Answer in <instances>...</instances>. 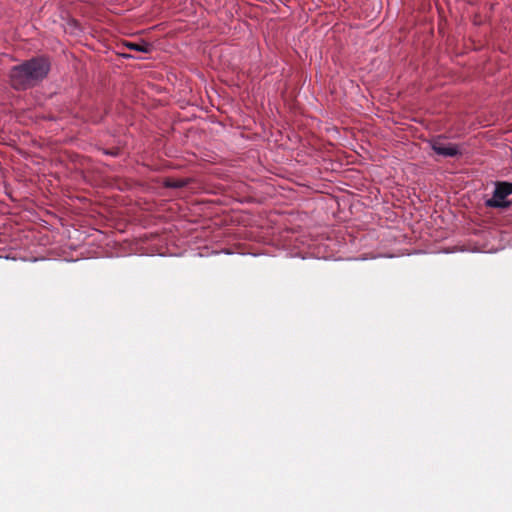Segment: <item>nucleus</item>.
<instances>
[{"instance_id": "1", "label": "nucleus", "mask_w": 512, "mask_h": 512, "mask_svg": "<svg viewBox=\"0 0 512 512\" xmlns=\"http://www.w3.org/2000/svg\"><path fill=\"white\" fill-rule=\"evenodd\" d=\"M49 71V60L46 57H35L12 67L10 83L16 90H26L42 81Z\"/></svg>"}, {"instance_id": "2", "label": "nucleus", "mask_w": 512, "mask_h": 512, "mask_svg": "<svg viewBox=\"0 0 512 512\" xmlns=\"http://www.w3.org/2000/svg\"><path fill=\"white\" fill-rule=\"evenodd\" d=\"M512 194V183L496 182L493 197L485 202L487 207L491 208H507L510 202L506 201V197Z\"/></svg>"}, {"instance_id": "3", "label": "nucleus", "mask_w": 512, "mask_h": 512, "mask_svg": "<svg viewBox=\"0 0 512 512\" xmlns=\"http://www.w3.org/2000/svg\"><path fill=\"white\" fill-rule=\"evenodd\" d=\"M432 150L444 157H457L461 155L459 146L452 143L445 142L444 138L437 137L430 142Z\"/></svg>"}, {"instance_id": "4", "label": "nucleus", "mask_w": 512, "mask_h": 512, "mask_svg": "<svg viewBox=\"0 0 512 512\" xmlns=\"http://www.w3.org/2000/svg\"><path fill=\"white\" fill-rule=\"evenodd\" d=\"M124 45L130 49V50H134V51H138V52H143V53H149L151 51V44L150 43H147L145 41H142L140 43H135V42H125Z\"/></svg>"}, {"instance_id": "5", "label": "nucleus", "mask_w": 512, "mask_h": 512, "mask_svg": "<svg viewBox=\"0 0 512 512\" xmlns=\"http://www.w3.org/2000/svg\"><path fill=\"white\" fill-rule=\"evenodd\" d=\"M191 182L190 178L173 179L169 178L165 181V186L168 188H183Z\"/></svg>"}, {"instance_id": "6", "label": "nucleus", "mask_w": 512, "mask_h": 512, "mask_svg": "<svg viewBox=\"0 0 512 512\" xmlns=\"http://www.w3.org/2000/svg\"><path fill=\"white\" fill-rule=\"evenodd\" d=\"M107 154H110L112 156H116L118 155V150H111V151H106Z\"/></svg>"}]
</instances>
